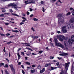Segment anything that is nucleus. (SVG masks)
<instances>
[{"label":"nucleus","mask_w":74,"mask_h":74,"mask_svg":"<svg viewBox=\"0 0 74 74\" xmlns=\"http://www.w3.org/2000/svg\"><path fill=\"white\" fill-rule=\"evenodd\" d=\"M54 41H55V44L56 46H57V47H61V48H64V45H63L62 44L60 43H58V40L57 39L55 38L54 39Z\"/></svg>","instance_id":"1"},{"label":"nucleus","mask_w":74,"mask_h":74,"mask_svg":"<svg viewBox=\"0 0 74 74\" xmlns=\"http://www.w3.org/2000/svg\"><path fill=\"white\" fill-rule=\"evenodd\" d=\"M69 65H70V62H68L65 64L64 66L65 69H66V71H67V70H68V68H69Z\"/></svg>","instance_id":"2"},{"label":"nucleus","mask_w":74,"mask_h":74,"mask_svg":"<svg viewBox=\"0 0 74 74\" xmlns=\"http://www.w3.org/2000/svg\"><path fill=\"white\" fill-rule=\"evenodd\" d=\"M59 36L62 37V38H64V36H63L62 35H60V36H57V38H59V39L60 41H63V38H62L61 37H59Z\"/></svg>","instance_id":"3"},{"label":"nucleus","mask_w":74,"mask_h":74,"mask_svg":"<svg viewBox=\"0 0 74 74\" xmlns=\"http://www.w3.org/2000/svg\"><path fill=\"white\" fill-rule=\"evenodd\" d=\"M66 26H64L62 28V30L63 33H66L67 31L66 29Z\"/></svg>","instance_id":"4"},{"label":"nucleus","mask_w":74,"mask_h":74,"mask_svg":"<svg viewBox=\"0 0 74 74\" xmlns=\"http://www.w3.org/2000/svg\"><path fill=\"white\" fill-rule=\"evenodd\" d=\"M58 21L60 22L63 23V22H64V19H63V17L60 18H58Z\"/></svg>","instance_id":"5"},{"label":"nucleus","mask_w":74,"mask_h":74,"mask_svg":"<svg viewBox=\"0 0 74 74\" xmlns=\"http://www.w3.org/2000/svg\"><path fill=\"white\" fill-rule=\"evenodd\" d=\"M36 1L33 0H29L28 1V4H31V3H35Z\"/></svg>","instance_id":"6"},{"label":"nucleus","mask_w":74,"mask_h":74,"mask_svg":"<svg viewBox=\"0 0 74 74\" xmlns=\"http://www.w3.org/2000/svg\"><path fill=\"white\" fill-rule=\"evenodd\" d=\"M68 54L67 53H62L61 54H60L59 55L60 56H66L68 55Z\"/></svg>","instance_id":"7"},{"label":"nucleus","mask_w":74,"mask_h":74,"mask_svg":"<svg viewBox=\"0 0 74 74\" xmlns=\"http://www.w3.org/2000/svg\"><path fill=\"white\" fill-rule=\"evenodd\" d=\"M73 27V25L71 24H69L68 25V28H72Z\"/></svg>","instance_id":"8"},{"label":"nucleus","mask_w":74,"mask_h":74,"mask_svg":"<svg viewBox=\"0 0 74 74\" xmlns=\"http://www.w3.org/2000/svg\"><path fill=\"white\" fill-rule=\"evenodd\" d=\"M57 17H58V18L59 19V18H62V14H58L57 16Z\"/></svg>","instance_id":"9"},{"label":"nucleus","mask_w":74,"mask_h":74,"mask_svg":"<svg viewBox=\"0 0 74 74\" xmlns=\"http://www.w3.org/2000/svg\"><path fill=\"white\" fill-rule=\"evenodd\" d=\"M57 69V67H53L52 66L51 67V69L50 71H51V70H55Z\"/></svg>","instance_id":"10"},{"label":"nucleus","mask_w":74,"mask_h":74,"mask_svg":"<svg viewBox=\"0 0 74 74\" xmlns=\"http://www.w3.org/2000/svg\"><path fill=\"white\" fill-rule=\"evenodd\" d=\"M64 45L65 46V49L66 50H67V49H68V46H67V45H66V43H65V42H64Z\"/></svg>","instance_id":"11"},{"label":"nucleus","mask_w":74,"mask_h":74,"mask_svg":"<svg viewBox=\"0 0 74 74\" xmlns=\"http://www.w3.org/2000/svg\"><path fill=\"white\" fill-rule=\"evenodd\" d=\"M32 37L34 40V39H36V38H38V36H32Z\"/></svg>","instance_id":"12"},{"label":"nucleus","mask_w":74,"mask_h":74,"mask_svg":"<svg viewBox=\"0 0 74 74\" xmlns=\"http://www.w3.org/2000/svg\"><path fill=\"white\" fill-rule=\"evenodd\" d=\"M71 40L72 42L74 41V35H73L71 37Z\"/></svg>","instance_id":"13"},{"label":"nucleus","mask_w":74,"mask_h":74,"mask_svg":"<svg viewBox=\"0 0 74 74\" xmlns=\"http://www.w3.org/2000/svg\"><path fill=\"white\" fill-rule=\"evenodd\" d=\"M9 7H11V6H12V5H14V3H10L8 5Z\"/></svg>","instance_id":"14"},{"label":"nucleus","mask_w":74,"mask_h":74,"mask_svg":"<svg viewBox=\"0 0 74 74\" xmlns=\"http://www.w3.org/2000/svg\"><path fill=\"white\" fill-rule=\"evenodd\" d=\"M58 25L60 26H61L63 25V23H61V22L58 23Z\"/></svg>","instance_id":"15"},{"label":"nucleus","mask_w":74,"mask_h":74,"mask_svg":"<svg viewBox=\"0 0 74 74\" xmlns=\"http://www.w3.org/2000/svg\"><path fill=\"white\" fill-rule=\"evenodd\" d=\"M72 42H72V41H71V39H69L68 41V42L69 44H73V43H72Z\"/></svg>","instance_id":"16"},{"label":"nucleus","mask_w":74,"mask_h":74,"mask_svg":"<svg viewBox=\"0 0 74 74\" xmlns=\"http://www.w3.org/2000/svg\"><path fill=\"white\" fill-rule=\"evenodd\" d=\"M17 56H18V59H21V56L19 55V53H17Z\"/></svg>","instance_id":"17"},{"label":"nucleus","mask_w":74,"mask_h":74,"mask_svg":"<svg viewBox=\"0 0 74 74\" xmlns=\"http://www.w3.org/2000/svg\"><path fill=\"white\" fill-rule=\"evenodd\" d=\"M11 69L13 72V74H14L15 73V69H14V68H12Z\"/></svg>","instance_id":"18"},{"label":"nucleus","mask_w":74,"mask_h":74,"mask_svg":"<svg viewBox=\"0 0 74 74\" xmlns=\"http://www.w3.org/2000/svg\"><path fill=\"white\" fill-rule=\"evenodd\" d=\"M58 2H59L60 3H62V2H61V1H60V0H58V2H56V4L57 5H59L58 4Z\"/></svg>","instance_id":"19"},{"label":"nucleus","mask_w":74,"mask_h":74,"mask_svg":"<svg viewBox=\"0 0 74 74\" xmlns=\"http://www.w3.org/2000/svg\"><path fill=\"white\" fill-rule=\"evenodd\" d=\"M12 32H15V33H18V32H19V31H18L17 30H12Z\"/></svg>","instance_id":"20"},{"label":"nucleus","mask_w":74,"mask_h":74,"mask_svg":"<svg viewBox=\"0 0 74 74\" xmlns=\"http://www.w3.org/2000/svg\"><path fill=\"white\" fill-rule=\"evenodd\" d=\"M4 63L2 62V63H0V67H1L2 66H4Z\"/></svg>","instance_id":"21"},{"label":"nucleus","mask_w":74,"mask_h":74,"mask_svg":"<svg viewBox=\"0 0 74 74\" xmlns=\"http://www.w3.org/2000/svg\"><path fill=\"white\" fill-rule=\"evenodd\" d=\"M13 42L10 41L9 42H7L6 44H7L8 45H10V44H11V43H12Z\"/></svg>","instance_id":"22"},{"label":"nucleus","mask_w":74,"mask_h":74,"mask_svg":"<svg viewBox=\"0 0 74 74\" xmlns=\"http://www.w3.org/2000/svg\"><path fill=\"white\" fill-rule=\"evenodd\" d=\"M34 70H31V73H34V72H35V70L34 69H33Z\"/></svg>","instance_id":"23"},{"label":"nucleus","mask_w":74,"mask_h":74,"mask_svg":"<svg viewBox=\"0 0 74 74\" xmlns=\"http://www.w3.org/2000/svg\"><path fill=\"white\" fill-rule=\"evenodd\" d=\"M12 15H14V16H19L17 15L16 14H12Z\"/></svg>","instance_id":"24"},{"label":"nucleus","mask_w":74,"mask_h":74,"mask_svg":"<svg viewBox=\"0 0 74 74\" xmlns=\"http://www.w3.org/2000/svg\"><path fill=\"white\" fill-rule=\"evenodd\" d=\"M37 69L39 70L41 69V66L40 65H38L37 67Z\"/></svg>","instance_id":"25"},{"label":"nucleus","mask_w":74,"mask_h":74,"mask_svg":"<svg viewBox=\"0 0 74 74\" xmlns=\"http://www.w3.org/2000/svg\"><path fill=\"white\" fill-rule=\"evenodd\" d=\"M5 74H9V73L8 72V71H7V69H6V70L5 71Z\"/></svg>","instance_id":"26"},{"label":"nucleus","mask_w":74,"mask_h":74,"mask_svg":"<svg viewBox=\"0 0 74 74\" xmlns=\"http://www.w3.org/2000/svg\"><path fill=\"white\" fill-rule=\"evenodd\" d=\"M60 74H66V72H64V71L61 72Z\"/></svg>","instance_id":"27"},{"label":"nucleus","mask_w":74,"mask_h":74,"mask_svg":"<svg viewBox=\"0 0 74 74\" xmlns=\"http://www.w3.org/2000/svg\"><path fill=\"white\" fill-rule=\"evenodd\" d=\"M70 14H71V13H70V12H69L66 14V15H70Z\"/></svg>","instance_id":"28"},{"label":"nucleus","mask_w":74,"mask_h":74,"mask_svg":"<svg viewBox=\"0 0 74 74\" xmlns=\"http://www.w3.org/2000/svg\"><path fill=\"white\" fill-rule=\"evenodd\" d=\"M5 0H0V3H2V2H5Z\"/></svg>","instance_id":"29"},{"label":"nucleus","mask_w":74,"mask_h":74,"mask_svg":"<svg viewBox=\"0 0 74 74\" xmlns=\"http://www.w3.org/2000/svg\"><path fill=\"white\" fill-rule=\"evenodd\" d=\"M8 56V54L7 53H5V57H7V56Z\"/></svg>","instance_id":"30"},{"label":"nucleus","mask_w":74,"mask_h":74,"mask_svg":"<svg viewBox=\"0 0 74 74\" xmlns=\"http://www.w3.org/2000/svg\"><path fill=\"white\" fill-rule=\"evenodd\" d=\"M33 20H34V21H38V19L36 18H34Z\"/></svg>","instance_id":"31"},{"label":"nucleus","mask_w":74,"mask_h":74,"mask_svg":"<svg viewBox=\"0 0 74 74\" xmlns=\"http://www.w3.org/2000/svg\"><path fill=\"white\" fill-rule=\"evenodd\" d=\"M5 25H6V26H8V25H10V23H5Z\"/></svg>","instance_id":"32"},{"label":"nucleus","mask_w":74,"mask_h":74,"mask_svg":"<svg viewBox=\"0 0 74 74\" xmlns=\"http://www.w3.org/2000/svg\"><path fill=\"white\" fill-rule=\"evenodd\" d=\"M3 17V16H4V14H0V17Z\"/></svg>","instance_id":"33"},{"label":"nucleus","mask_w":74,"mask_h":74,"mask_svg":"<svg viewBox=\"0 0 74 74\" xmlns=\"http://www.w3.org/2000/svg\"><path fill=\"white\" fill-rule=\"evenodd\" d=\"M50 45L51 46V47H53V44L51 42H50Z\"/></svg>","instance_id":"34"},{"label":"nucleus","mask_w":74,"mask_h":74,"mask_svg":"<svg viewBox=\"0 0 74 74\" xmlns=\"http://www.w3.org/2000/svg\"><path fill=\"white\" fill-rule=\"evenodd\" d=\"M11 69H12V68H13L14 67H13V66H12V65H9Z\"/></svg>","instance_id":"35"},{"label":"nucleus","mask_w":74,"mask_h":74,"mask_svg":"<svg viewBox=\"0 0 74 74\" xmlns=\"http://www.w3.org/2000/svg\"><path fill=\"white\" fill-rule=\"evenodd\" d=\"M14 5H12V8H14L15 6H16V5L15 4V3H14Z\"/></svg>","instance_id":"36"},{"label":"nucleus","mask_w":74,"mask_h":74,"mask_svg":"<svg viewBox=\"0 0 74 74\" xmlns=\"http://www.w3.org/2000/svg\"><path fill=\"white\" fill-rule=\"evenodd\" d=\"M25 3L26 5V4H28V1L27 0L25 1Z\"/></svg>","instance_id":"37"},{"label":"nucleus","mask_w":74,"mask_h":74,"mask_svg":"<svg viewBox=\"0 0 74 74\" xmlns=\"http://www.w3.org/2000/svg\"><path fill=\"white\" fill-rule=\"evenodd\" d=\"M57 67V68H62V65H59L58 67Z\"/></svg>","instance_id":"38"},{"label":"nucleus","mask_w":74,"mask_h":74,"mask_svg":"<svg viewBox=\"0 0 74 74\" xmlns=\"http://www.w3.org/2000/svg\"><path fill=\"white\" fill-rule=\"evenodd\" d=\"M50 58L51 59H53L54 58V57L50 56Z\"/></svg>","instance_id":"39"},{"label":"nucleus","mask_w":74,"mask_h":74,"mask_svg":"<svg viewBox=\"0 0 74 74\" xmlns=\"http://www.w3.org/2000/svg\"><path fill=\"white\" fill-rule=\"evenodd\" d=\"M43 52V51H38V52L39 53H42Z\"/></svg>","instance_id":"40"},{"label":"nucleus","mask_w":74,"mask_h":74,"mask_svg":"<svg viewBox=\"0 0 74 74\" xmlns=\"http://www.w3.org/2000/svg\"><path fill=\"white\" fill-rule=\"evenodd\" d=\"M0 35L3 37H5V35L4 34H1Z\"/></svg>","instance_id":"41"},{"label":"nucleus","mask_w":74,"mask_h":74,"mask_svg":"<svg viewBox=\"0 0 74 74\" xmlns=\"http://www.w3.org/2000/svg\"><path fill=\"white\" fill-rule=\"evenodd\" d=\"M31 29L33 31V32H34V31H35V30H34L33 27L31 28Z\"/></svg>","instance_id":"42"},{"label":"nucleus","mask_w":74,"mask_h":74,"mask_svg":"<svg viewBox=\"0 0 74 74\" xmlns=\"http://www.w3.org/2000/svg\"><path fill=\"white\" fill-rule=\"evenodd\" d=\"M4 14V15H9V14H10V13H5Z\"/></svg>","instance_id":"43"},{"label":"nucleus","mask_w":74,"mask_h":74,"mask_svg":"<svg viewBox=\"0 0 74 74\" xmlns=\"http://www.w3.org/2000/svg\"><path fill=\"white\" fill-rule=\"evenodd\" d=\"M8 66L7 64H6L5 65V67H6L7 68H8Z\"/></svg>","instance_id":"44"},{"label":"nucleus","mask_w":74,"mask_h":74,"mask_svg":"<svg viewBox=\"0 0 74 74\" xmlns=\"http://www.w3.org/2000/svg\"><path fill=\"white\" fill-rule=\"evenodd\" d=\"M48 64H46L45 65V66L46 67H48Z\"/></svg>","instance_id":"45"},{"label":"nucleus","mask_w":74,"mask_h":74,"mask_svg":"<svg viewBox=\"0 0 74 74\" xmlns=\"http://www.w3.org/2000/svg\"><path fill=\"white\" fill-rule=\"evenodd\" d=\"M23 24H24V23L23 22H21L20 23V25H23Z\"/></svg>","instance_id":"46"},{"label":"nucleus","mask_w":74,"mask_h":74,"mask_svg":"<svg viewBox=\"0 0 74 74\" xmlns=\"http://www.w3.org/2000/svg\"><path fill=\"white\" fill-rule=\"evenodd\" d=\"M42 70L43 72H44V71H45V68H44Z\"/></svg>","instance_id":"47"},{"label":"nucleus","mask_w":74,"mask_h":74,"mask_svg":"<svg viewBox=\"0 0 74 74\" xmlns=\"http://www.w3.org/2000/svg\"><path fill=\"white\" fill-rule=\"evenodd\" d=\"M56 66H59V62H57L56 64Z\"/></svg>","instance_id":"48"},{"label":"nucleus","mask_w":74,"mask_h":74,"mask_svg":"<svg viewBox=\"0 0 74 74\" xmlns=\"http://www.w3.org/2000/svg\"><path fill=\"white\" fill-rule=\"evenodd\" d=\"M73 10V8H71L70 9V11H72Z\"/></svg>","instance_id":"49"},{"label":"nucleus","mask_w":74,"mask_h":74,"mask_svg":"<svg viewBox=\"0 0 74 74\" xmlns=\"http://www.w3.org/2000/svg\"><path fill=\"white\" fill-rule=\"evenodd\" d=\"M42 8L43 9L42 11H43V12H45L44 11H45V9H44V7H42Z\"/></svg>","instance_id":"50"},{"label":"nucleus","mask_w":74,"mask_h":74,"mask_svg":"<svg viewBox=\"0 0 74 74\" xmlns=\"http://www.w3.org/2000/svg\"><path fill=\"white\" fill-rule=\"evenodd\" d=\"M5 60H7V62H9V60H8V58H6Z\"/></svg>","instance_id":"51"},{"label":"nucleus","mask_w":74,"mask_h":74,"mask_svg":"<svg viewBox=\"0 0 74 74\" xmlns=\"http://www.w3.org/2000/svg\"><path fill=\"white\" fill-rule=\"evenodd\" d=\"M32 55H37V54H35L34 53H32Z\"/></svg>","instance_id":"52"},{"label":"nucleus","mask_w":74,"mask_h":74,"mask_svg":"<svg viewBox=\"0 0 74 74\" xmlns=\"http://www.w3.org/2000/svg\"><path fill=\"white\" fill-rule=\"evenodd\" d=\"M28 49H29V50H30L31 51H33V50H32V49L30 48H28Z\"/></svg>","instance_id":"53"},{"label":"nucleus","mask_w":74,"mask_h":74,"mask_svg":"<svg viewBox=\"0 0 74 74\" xmlns=\"http://www.w3.org/2000/svg\"><path fill=\"white\" fill-rule=\"evenodd\" d=\"M5 47H4L3 49V51L4 52H5Z\"/></svg>","instance_id":"54"},{"label":"nucleus","mask_w":74,"mask_h":74,"mask_svg":"<svg viewBox=\"0 0 74 74\" xmlns=\"http://www.w3.org/2000/svg\"><path fill=\"white\" fill-rule=\"evenodd\" d=\"M22 19H24V20H26V18H25V17H22Z\"/></svg>","instance_id":"55"},{"label":"nucleus","mask_w":74,"mask_h":74,"mask_svg":"<svg viewBox=\"0 0 74 74\" xmlns=\"http://www.w3.org/2000/svg\"><path fill=\"white\" fill-rule=\"evenodd\" d=\"M0 29H1V30H2V31H4V30H3V28L2 27H0Z\"/></svg>","instance_id":"56"},{"label":"nucleus","mask_w":74,"mask_h":74,"mask_svg":"<svg viewBox=\"0 0 74 74\" xmlns=\"http://www.w3.org/2000/svg\"><path fill=\"white\" fill-rule=\"evenodd\" d=\"M5 11H6V10H5V9L3 10H2V12H5Z\"/></svg>","instance_id":"57"},{"label":"nucleus","mask_w":74,"mask_h":74,"mask_svg":"<svg viewBox=\"0 0 74 74\" xmlns=\"http://www.w3.org/2000/svg\"><path fill=\"white\" fill-rule=\"evenodd\" d=\"M29 9V11H30L32 12L33 11V9H32V8H30Z\"/></svg>","instance_id":"58"},{"label":"nucleus","mask_w":74,"mask_h":74,"mask_svg":"<svg viewBox=\"0 0 74 74\" xmlns=\"http://www.w3.org/2000/svg\"><path fill=\"white\" fill-rule=\"evenodd\" d=\"M32 67H36V65H32Z\"/></svg>","instance_id":"59"},{"label":"nucleus","mask_w":74,"mask_h":74,"mask_svg":"<svg viewBox=\"0 0 74 74\" xmlns=\"http://www.w3.org/2000/svg\"><path fill=\"white\" fill-rule=\"evenodd\" d=\"M10 34L9 33H7L6 34V35L7 36H10Z\"/></svg>","instance_id":"60"},{"label":"nucleus","mask_w":74,"mask_h":74,"mask_svg":"<svg viewBox=\"0 0 74 74\" xmlns=\"http://www.w3.org/2000/svg\"><path fill=\"white\" fill-rule=\"evenodd\" d=\"M44 72L42 70H41L40 71V73H41V74L42 73H43Z\"/></svg>","instance_id":"61"},{"label":"nucleus","mask_w":74,"mask_h":74,"mask_svg":"<svg viewBox=\"0 0 74 74\" xmlns=\"http://www.w3.org/2000/svg\"><path fill=\"white\" fill-rule=\"evenodd\" d=\"M22 73L23 74H25V71L24 70H22Z\"/></svg>","instance_id":"62"},{"label":"nucleus","mask_w":74,"mask_h":74,"mask_svg":"<svg viewBox=\"0 0 74 74\" xmlns=\"http://www.w3.org/2000/svg\"><path fill=\"white\" fill-rule=\"evenodd\" d=\"M26 20H24H24H23L22 21V22H25V21H26Z\"/></svg>","instance_id":"63"},{"label":"nucleus","mask_w":74,"mask_h":74,"mask_svg":"<svg viewBox=\"0 0 74 74\" xmlns=\"http://www.w3.org/2000/svg\"><path fill=\"white\" fill-rule=\"evenodd\" d=\"M57 33L59 34V33H60V31H57Z\"/></svg>","instance_id":"64"}]
</instances>
